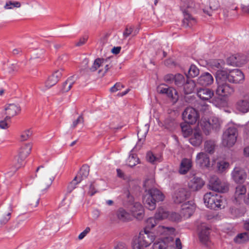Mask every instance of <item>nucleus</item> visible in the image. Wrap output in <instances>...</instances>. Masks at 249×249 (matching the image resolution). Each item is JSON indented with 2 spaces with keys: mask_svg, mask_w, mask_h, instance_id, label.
<instances>
[{
  "mask_svg": "<svg viewBox=\"0 0 249 249\" xmlns=\"http://www.w3.org/2000/svg\"><path fill=\"white\" fill-rule=\"evenodd\" d=\"M155 180L153 178L146 179L143 184L145 194L143 197L145 206L149 210H153L156 207V203L163 200L164 196L158 189L155 188Z\"/></svg>",
  "mask_w": 249,
  "mask_h": 249,
  "instance_id": "nucleus-1",
  "label": "nucleus"
},
{
  "mask_svg": "<svg viewBox=\"0 0 249 249\" xmlns=\"http://www.w3.org/2000/svg\"><path fill=\"white\" fill-rule=\"evenodd\" d=\"M56 173L53 169L45 167L43 165L39 166L36 170V177L42 178L39 188L41 191L48 189L52 185L56 176Z\"/></svg>",
  "mask_w": 249,
  "mask_h": 249,
  "instance_id": "nucleus-2",
  "label": "nucleus"
},
{
  "mask_svg": "<svg viewBox=\"0 0 249 249\" xmlns=\"http://www.w3.org/2000/svg\"><path fill=\"white\" fill-rule=\"evenodd\" d=\"M225 73L222 71H216L215 79L217 84L216 93L222 97H227L231 95L234 92V89L232 86L228 84L225 78Z\"/></svg>",
  "mask_w": 249,
  "mask_h": 249,
  "instance_id": "nucleus-3",
  "label": "nucleus"
},
{
  "mask_svg": "<svg viewBox=\"0 0 249 249\" xmlns=\"http://www.w3.org/2000/svg\"><path fill=\"white\" fill-rule=\"evenodd\" d=\"M155 236L153 233L146 229L141 231L137 239L134 242L133 249H146L154 241Z\"/></svg>",
  "mask_w": 249,
  "mask_h": 249,
  "instance_id": "nucleus-4",
  "label": "nucleus"
},
{
  "mask_svg": "<svg viewBox=\"0 0 249 249\" xmlns=\"http://www.w3.org/2000/svg\"><path fill=\"white\" fill-rule=\"evenodd\" d=\"M182 2L183 5L181 6L184 15L182 24L185 27H191L196 23L195 18L190 14V12L194 9V1L193 0H183Z\"/></svg>",
  "mask_w": 249,
  "mask_h": 249,
  "instance_id": "nucleus-5",
  "label": "nucleus"
},
{
  "mask_svg": "<svg viewBox=\"0 0 249 249\" xmlns=\"http://www.w3.org/2000/svg\"><path fill=\"white\" fill-rule=\"evenodd\" d=\"M221 122L216 117H212L208 120L201 119L198 124V126L206 135H209L212 130L218 131L220 128Z\"/></svg>",
  "mask_w": 249,
  "mask_h": 249,
  "instance_id": "nucleus-6",
  "label": "nucleus"
},
{
  "mask_svg": "<svg viewBox=\"0 0 249 249\" xmlns=\"http://www.w3.org/2000/svg\"><path fill=\"white\" fill-rule=\"evenodd\" d=\"M32 148V144L31 143H25L20 147L17 159L18 164L14 171L12 172L7 173L9 176L13 175L16 171L22 165L23 161L30 154Z\"/></svg>",
  "mask_w": 249,
  "mask_h": 249,
  "instance_id": "nucleus-7",
  "label": "nucleus"
},
{
  "mask_svg": "<svg viewBox=\"0 0 249 249\" xmlns=\"http://www.w3.org/2000/svg\"><path fill=\"white\" fill-rule=\"evenodd\" d=\"M237 129L234 126L230 127L223 133L222 144L225 146H232L236 142Z\"/></svg>",
  "mask_w": 249,
  "mask_h": 249,
  "instance_id": "nucleus-8",
  "label": "nucleus"
},
{
  "mask_svg": "<svg viewBox=\"0 0 249 249\" xmlns=\"http://www.w3.org/2000/svg\"><path fill=\"white\" fill-rule=\"evenodd\" d=\"M217 71H222L225 73L226 78L225 79L230 83H240L244 80V75L241 70L233 69L228 72L226 71L219 70Z\"/></svg>",
  "mask_w": 249,
  "mask_h": 249,
  "instance_id": "nucleus-9",
  "label": "nucleus"
},
{
  "mask_svg": "<svg viewBox=\"0 0 249 249\" xmlns=\"http://www.w3.org/2000/svg\"><path fill=\"white\" fill-rule=\"evenodd\" d=\"M208 185L209 189L220 193H225L229 189L228 184L224 182L221 181L215 176L210 178Z\"/></svg>",
  "mask_w": 249,
  "mask_h": 249,
  "instance_id": "nucleus-10",
  "label": "nucleus"
},
{
  "mask_svg": "<svg viewBox=\"0 0 249 249\" xmlns=\"http://www.w3.org/2000/svg\"><path fill=\"white\" fill-rule=\"evenodd\" d=\"M183 120L187 124H195L199 118L197 111L192 107H187L182 114Z\"/></svg>",
  "mask_w": 249,
  "mask_h": 249,
  "instance_id": "nucleus-11",
  "label": "nucleus"
},
{
  "mask_svg": "<svg viewBox=\"0 0 249 249\" xmlns=\"http://www.w3.org/2000/svg\"><path fill=\"white\" fill-rule=\"evenodd\" d=\"M247 173L242 168L236 167L231 172V178L237 183H243L247 178Z\"/></svg>",
  "mask_w": 249,
  "mask_h": 249,
  "instance_id": "nucleus-12",
  "label": "nucleus"
},
{
  "mask_svg": "<svg viewBox=\"0 0 249 249\" xmlns=\"http://www.w3.org/2000/svg\"><path fill=\"white\" fill-rule=\"evenodd\" d=\"M189 196V193L185 189L180 188L177 191L173 198L175 203L179 204L185 201Z\"/></svg>",
  "mask_w": 249,
  "mask_h": 249,
  "instance_id": "nucleus-13",
  "label": "nucleus"
},
{
  "mask_svg": "<svg viewBox=\"0 0 249 249\" xmlns=\"http://www.w3.org/2000/svg\"><path fill=\"white\" fill-rule=\"evenodd\" d=\"M63 71L62 69L58 70L50 75L45 82L46 87L50 88L55 85L61 77Z\"/></svg>",
  "mask_w": 249,
  "mask_h": 249,
  "instance_id": "nucleus-14",
  "label": "nucleus"
},
{
  "mask_svg": "<svg viewBox=\"0 0 249 249\" xmlns=\"http://www.w3.org/2000/svg\"><path fill=\"white\" fill-rule=\"evenodd\" d=\"M133 215L137 219L140 220L142 218L144 211L142 204L138 202H136L132 205L129 206Z\"/></svg>",
  "mask_w": 249,
  "mask_h": 249,
  "instance_id": "nucleus-15",
  "label": "nucleus"
},
{
  "mask_svg": "<svg viewBox=\"0 0 249 249\" xmlns=\"http://www.w3.org/2000/svg\"><path fill=\"white\" fill-rule=\"evenodd\" d=\"M205 184L202 178L194 177L188 182V187L192 191H197L201 189Z\"/></svg>",
  "mask_w": 249,
  "mask_h": 249,
  "instance_id": "nucleus-16",
  "label": "nucleus"
},
{
  "mask_svg": "<svg viewBox=\"0 0 249 249\" xmlns=\"http://www.w3.org/2000/svg\"><path fill=\"white\" fill-rule=\"evenodd\" d=\"M204 202L206 206L211 209L216 210V205L214 204V201H217L216 194L212 193L206 194L203 197Z\"/></svg>",
  "mask_w": 249,
  "mask_h": 249,
  "instance_id": "nucleus-17",
  "label": "nucleus"
},
{
  "mask_svg": "<svg viewBox=\"0 0 249 249\" xmlns=\"http://www.w3.org/2000/svg\"><path fill=\"white\" fill-rule=\"evenodd\" d=\"M196 162L201 167H209L210 165L209 157L204 152H200L197 154Z\"/></svg>",
  "mask_w": 249,
  "mask_h": 249,
  "instance_id": "nucleus-18",
  "label": "nucleus"
},
{
  "mask_svg": "<svg viewBox=\"0 0 249 249\" xmlns=\"http://www.w3.org/2000/svg\"><path fill=\"white\" fill-rule=\"evenodd\" d=\"M6 119H10L12 117L18 114L21 110L20 107L15 104H10L5 108Z\"/></svg>",
  "mask_w": 249,
  "mask_h": 249,
  "instance_id": "nucleus-19",
  "label": "nucleus"
},
{
  "mask_svg": "<svg viewBox=\"0 0 249 249\" xmlns=\"http://www.w3.org/2000/svg\"><path fill=\"white\" fill-rule=\"evenodd\" d=\"M213 82V76L208 72L202 74L197 79V84L207 86L211 85Z\"/></svg>",
  "mask_w": 249,
  "mask_h": 249,
  "instance_id": "nucleus-20",
  "label": "nucleus"
},
{
  "mask_svg": "<svg viewBox=\"0 0 249 249\" xmlns=\"http://www.w3.org/2000/svg\"><path fill=\"white\" fill-rule=\"evenodd\" d=\"M202 136L201 133L198 130H195L189 138L190 143L194 146H199L202 142Z\"/></svg>",
  "mask_w": 249,
  "mask_h": 249,
  "instance_id": "nucleus-21",
  "label": "nucleus"
},
{
  "mask_svg": "<svg viewBox=\"0 0 249 249\" xmlns=\"http://www.w3.org/2000/svg\"><path fill=\"white\" fill-rule=\"evenodd\" d=\"M12 212L13 208L11 205H9L3 209L2 216L0 218V226L4 225L8 222L11 218Z\"/></svg>",
  "mask_w": 249,
  "mask_h": 249,
  "instance_id": "nucleus-22",
  "label": "nucleus"
},
{
  "mask_svg": "<svg viewBox=\"0 0 249 249\" xmlns=\"http://www.w3.org/2000/svg\"><path fill=\"white\" fill-rule=\"evenodd\" d=\"M192 166V161L191 160L184 158L181 161L178 172L181 175H185L190 170Z\"/></svg>",
  "mask_w": 249,
  "mask_h": 249,
  "instance_id": "nucleus-23",
  "label": "nucleus"
},
{
  "mask_svg": "<svg viewBox=\"0 0 249 249\" xmlns=\"http://www.w3.org/2000/svg\"><path fill=\"white\" fill-rule=\"evenodd\" d=\"M210 229L205 225H202L199 232L200 241L204 244H206L209 240Z\"/></svg>",
  "mask_w": 249,
  "mask_h": 249,
  "instance_id": "nucleus-24",
  "label": "nucleus"
},
{
  "mask_svg": "<svg viewBox=\"0 0 249 249\" xmlns=\"http://www.w3.org/2000/svg\"><path fill=\"white\" fill-rule=\"evenodd\" d=\"M197 96L203 100H209L213 95V91L209 89H200L197 91Z\"/></svg>",
  "mask_w": 249,
  "mask_h": 249,
  "instance_id": "nucleus-25",
  "label": "nucleus"
},
{
  "mask_svg": "<svg viewBox=\"0 0 249 249\" xmlns=\"http://www.w3.org/2000/svg\"><path fill=\"white\" fill-rule=\"evenodd\" d=\"M236 108L240 111L246 113L249 111V95L247 99L240 100L236 103Z\"/></svg>",
  "mask_w": 249,
  "mask_h": 249,
  "instance_id": "nucleus-26",
  "label": "nucleus"
},
{
  "mask_svg": "<svg viewBox=\"0 0 249 249\" xmlns=\"http://www.w3.org/2000/svg\"><path fill=\"white\" fill-rule=\"evenodd\" d=\"M219 7V3L217 0H210L209 7H205L203 10L204 13L210 16L213 11L217 9Z\"/></svg>",
  "mask_w": 249,
  "mask_h": 249,
  "instance_id": "nucleus-27",
  "label": "nucleus"
},
{
  "mask_svg": "<svg viewBox=\"0 0 249 249\" xmlns=\"http://www.w3.org/2000/svg\"><path fill=\"white\" fill-rule=\"evenodd\" d=\"M247 192L246 188L243 185H239L236 187L234 194V198L236 202H239L240 199L246 194Z\"/></svg>",
  "mask_w": 249,
  "mask_h": 249,
  "instance_id": "nucleus-28",
  "label": "nucleus"
},
{
  "mask_svg": "<svg viewBox=\"0 0 249 249\" xmlns=\"http://www.w3.org/2000/svg\"><path fill=\"white\" fill-rule=\"evenodd\" d=\"M182 207L181 213L186 217H190L195 212V207L193 205L189 206L187 204H184Z\"/></svg>",
  "mask_w": 249,
  "mask_h": 249,
  "instance_id": "nucleus-29",
  "label": "nucleus"
},
{
  "mask_svg": "<svg viewBox=\"0 0 249 249\" xmlns=\"http://www.w3.org/2000/svg\"><path fill=\"white\" fill-rule=\"evenodd\" d=\"M89 167L87 165H84L82 167L79 172L75 177H78L79 182H81L82 180L87 178L89 176Z\"/></svg>",
  "mask_w": 249,
  "mask_h": 249,
  "instance_id": "nucleus-30",
  "label": "nucleus"
},
{
  "mask_svg": "<svg viewBox=\"0 0 249 249\" xmlns=\"http://www.w3.org/2000/svg\"><path fill=\"white\" fill-rule=\"evenodd\" d=\"M163 125L165 128L171 131L175 128L177 126V123L174 119L171 117H168L164 121Z\"/></svg>",
  "mask_w": 249,
  "mask_h": 249,
  "instance_id": "nucleus-31",
  "label": "nucleus"
},
{
  "mask_svg": "<svg viewBox=\"0 0 249 249\" xmlns=\"http://www.w3.org/2000/svg\"><path fill=\"white\" fill-rule=\"evenodd\" d=\"M108 59L97 58L94 60L93 65L89 68L91 71H94L100 66H103L107 62Z\"/></svg>",
  "mask_w": 249,
  "mask_h": 249,
  "instance_id": "nucleus-32",
  "label": "nucleus"
},
{
  "mask_svg": "<svg viewBox=\"0 0 249 249\" xmlns=\"http://www.w3.org/2000/svg\"><path fill=\"white\" fill-rule=\"evenodd\" d=\"M185 93L186 94H190L193 92L195 83L193 80H187L183 85Z\"/></svg>",
  "mask_w": 249,
  "mask_h": 249,
  "instance_id": "nucleus-33",
  "label": "nucleus"
},
{
  "mask_svg": "<svg viewBox=\"0 0 249 249\" xmlns=\"http://www.w3.org/2000/svg\"><path fill=\"white\" fill-rule=\"evenodd\" d=\"M166 95L171 99L172 102L174 104L176 103L178 99V95L177 90L173 88H170Z\"/></svg>",
  "mask_w": 249,
  "mask_h": 249,
  "instance_id": "nucleus-34",
  "label": "nucleus"
},
{
  "mask_svg": "<svg viewBox=\"0 0 249 249\" xmlns=\"http://www.w3.org/2000/svg\"><path fill=\"white\" fill-rule=\"evenodd\" d=\"M249 240V232H245L238 234L234 238V241L236 243H242Z\"/></svg>",
  "mask_w": 249,
  "mask_h": 249,
  "instance_id": "nucleus-35",
  "label": "nucleus"
},
{
  "mask_svg": "<svg viewBox=\"0 0 249 249\" xmlns=\"http://www.w3.org/2000/svg\"><path fill=\"white\" fill-rule=\"evenodd\" d=\"M155 215L160 221L167 218L169 216V212L163 208H159Z\"/></svg>",
  "mask_w": 249,
  "mask_h": 249,
  "instance_id": "nucleus-36",
  "label": "nucleus"
},
{
  "mask_svg": "<svg viewBox=\"0 0 249 249\" xmlns=\"http://www.w3.org/2000/svg\"><path fill=\"white\" fill-rule=\"evenodd\" d=\"M148 131V128L146 125L142 126L138 130L137 135L139 142H143L144 141Z\"/></svg>",
  "mask_w": 249,
  "mask_h": 249,
  "instance_id": "nucleus-37",
  "label": "nucleus"
},
{
  "mask_svg": "<svg viewBox=\"0 0 249 249\" xmlns=\"http://www.w3.org/2000/svg\"><path fill=\"white\" fill-rule=\"evenodd\" d=\"M159 219H157L156 216L148 218L146 221L145 228L146 231H149L153 228L159 222Z\"/></svg>",
  "mask_w": 249,
  "mask_h": 249,
  "instance_id": "nucleus-38",
  "label": "nucleus"
},
{
  "mask_svg": "<svg viewBox=\"0 0 249 249\" xmlns=\"http://www.w3.org/2000/svg\"><path fill=\"white\" fill-rule=\"evenodd\" d=\"M215 146V142L212 140L207 141L204 143V149L205 151L211 154L214 153Z\"/></svg>",
  "mask_w": 249,
  "mask_h": 249,
  "instance_id": "nucleus-39",
  "label": "nucleus"
},
{
  "mask_svg": "<svg viewBox=\"0 0 249 249\" xmlns=\"http://www.w3.org/2000/svg\"><path fill=\"white\" fill-rule=\"evenodd\" d=\"M74 83L73 77L69 78L63 84L62 91L66 92L69 91Z\"/></svg>",
  "mask_w": 249,
  "mask_h": 249,
  "instance_id": "nucleus-40",
  "label": "nucleus"
},
{
  "mask_svg": "<svg viewBox=\"0 0 249 249\" xmlns=\"http://www.w3.org/2000/svg\"><path fill=\"white\" fill-rule=\"evenodd\" d=\"M117 214L118 219L122 221H126L130 219L129 214L123 209H119Z\"/></svg>",
  "mask_w": 249,
  "mask_h": 249,
  "instance_id": "nucleus-41",
  "label": "nucleus"
},
{
  "mask_svg": "<svg viewBox=\"0 0 249 249\" xmlns=\"http://www.w3.org/2000/svg\"><path fill=\"white\" fill-rule=\"evenodd\" d=\"M140 162V160L136 154H132L130 155L127 160V165L133 167Z\"/></svg>",
  "mask_w": 249,
  "mask_h": 249,
  "instance_id": "nucleus-42",
  "label": "nucleus"
},
{
  "mask_svg": "<svg viewBox=\"0 0 249 249\" xmlns=\"http://www.w3.org/2000/svg\"><path fill=\"white\" fill-rule=\"evenodd\" d=\"M174 81L178 87H182L185 84V79L183 75L178 73L175 75Z\"/></svg>",
  "mask_w": 249,
  "mask_h": 249,
  "instance_id": "nucleus-43",
  "label": "nucleus"
},
{
  "mask_svg": "<svg viewBox=\"0 0 249 249\" xmlns=\"http://www.w3.org/2000/svg\"><path fill=\"white\" fill-rule=\"evenodd\" d=\"M33 131L30 129H26L20 133L19 141L23 142L28 140L32 136Z\"/></svg>",
  "mask_w": 249,
  "mask_h": 249,
  "instance_id": "nucleus-44",
  "label": "nucleus"
},
{
  "mask_svg": "<svg viewBox=\"0 0 249 249\" xmlns=\"http://www.w3.org/2000/svg\"><path fill=\"white\" fill-rule=\"evenodd\" d=\"M199 69L195 65H191L188 70V73L187 76L190 77H195L197 76L199 74Z\"/></svg>",
  "mask_w": 249,
  "mask_h": 249,
  "instance_id": "nucleus-45",
  "label": "nucleus"
},
{
  "mask_svg": "<svg viewBox=\"0 0 249 249\" xmlns=\"http://www.w3.org/2000/svg\"><path fill=\"white\" fill-rule=\"evenodd\" d=\"M216 195L217 200V201H214V204L216 205V210L225 208L226 203L224 198L219 195L216 194Z\"/></svg>",
  "mask_w": 249,
  "mask_h": 249,
  "instance_id": "nucleus-46",
  "label": "nucleus"
},
{
  "mask_svg": "<svg viewBox=\"0 0 249 249\" xmlns=\"http://www.w3.org/2000/svg\"><path fill=\"white\" fill-rule=\"evenodd\" d=\"M78 177H75L69 183L67 186V192L68 193H71L76 187V185L79 183L78 179Z\"/></svg>",
  "mask_w": 249,
  "mask_h": 249,
  "instance_id": "nucleus-47",
  "label": "nucleus"
},
{
  "mask_svg": "<svg viewBox=\"0 0 249 249\" xmlns=\"http://www.w3.org/2000/svg\"><path fill=\"white\" fill-rule=\"evenodd\" d=\"M21 4L18 1L9 0L6 2L4 8L5 9H11L14 7L19 8Z\"/></svg>",
  "mask_w": 249,
  "mask_h": 249,
  "instance_id": "nucleus-48",
  "label": "nucleus"
},
{
  "mask_svg": "<svg viewBox=\"0 0 249 249\" xmlns=\"http://www.w3.org/2000/svg\"><path fill=\"white\" fill-rule=\"evenodd\" d=\"M107 59H108L107 62L105 64L103 65V66H104L105 70L103 71V70H100L98 71V73L101 77H103L105 75V74L107 72V71L110 69H111L113 66V65L111 63V62L108 63L109 61V58H107Z\"/></svg>",
  "mask_w": 249,
  "mask_h": 249,
  "instance_id": "nucleus-49",
  "label": "nucleus"
},
{
  "mask_svg": "<svg viewBox=\"0 0 249 249\" xmlns=\"http://www.w3.org/2000/svg\"><path fill=\"white\" fill-rule=\"evenodd\" d=\"M227 63L231 66H241V62L237 61L235 55L231 56L228 58Z\"/></svg>",
  "mask_w": 249,
  "mask_h": 249,
  "instance_id": "nucleus-50",
  "label": "nucleus"
},
{
  "mask_svg": "<svg viewBox=\"0 0 249 249\" xmlns=\"http://www.w3.org/2000/svg\"><path fill=\"white\" fill-rule=\"evenodd\" d=\"M146 249H167V246L164 242L161 241L154 243L152 248Z\"/></svg>",
  "mask_w": 249,
  "mask_h": 249,
  "instance_id": "nucleus-51",
  "label": "nucleus"
},
{
  "mask_svg": "<svg viewBox=\"0 0 249 249\" xmlns=\"http://www.w3.org/2000/svg\"><path fill=\"white\" fill-rule=\"evenodd\" d=\"M167 218H168L169 220L173 221H178L180 220L181 217L178 213L172 212L171 213H169V216Z\"/></svg>",
  "mask_w": 249,
  "mask_h": 249,
  "instance_id": "nucleus-52",
  "label": "nucleus"
},
{
  "mask_svg": "<svg viewBox=\"0 0 249 249\" xmlns=\"http://www.w3.org/2000/svg\"><path fill=\"white\" fill-rule=\"evenodd\" d=\"M181 127L183 133V135L184 137H188L191 133H193L192 129L189 127L185 126L182 125H181Z\"/></svg>",
  "mask_w": 249,
  "mask_h": 249,
  "instance_id": "nucleus-53",
  "label": "nucleus"
},
{
  "mask_svg": "<svg viewBox=\"0 0 249 249\" xmlns=\"http://www.w3.org/2000/svg\"><path fill=\"white\" fill-rule=\"evenodd\" d=\"M133 28L130 26H126L123 32V36L124 38H127L129 35L133 33Z\"/></svg>",
  "mask_w": 249,
  "mask_h": 249,
  "instance_id": "nucleus-54",
  "label": "nucleus"
},
{
  "mask_svg": "<svg viewBox=\"0 0 249 249\" xmlns=\"http://www.w3.org/2000/svg\"><path fill=\"white\" fill-rule=\"evenodd\" d=\"M127 201L129 203V206L132 205L136 202L134 201V197L131 195L130 192L128 191L125 193Z\"/></svg>",
  "mask_w": 249,
  "mask_h": 249,
  "instance_id": "nucleus-55",
  "label": "nucleus"
},
{
  "mask_svg": "<svg viewBox=\"0 0 249 249\" xmlns=\"http://www.w3.org/2000/svg\"><path fill=\"white\" fill-rule=\"evenodd\" d=\"M124 88V86L120 83H117L110 89L111 92H115L118 90H121Z\"/></svg>",
  "mask_w": 249,
  "mask_h": 249,
  "instance_id": "nucleus-56",
  "label": "nucleus"
},
{
  "mask_svg": "<svg viewBox=\"0 0 249 249\" xmlns=\"http://www.w3.org/2000/svg\"><path fill=\"white\" fill-rule=\"evenodd\" d=\"M146 158L148 161L153 163L155 161L158 160L152 153L148 152L146 155Z\"/></svg>",
  "mask_w": 249,
  "mask_h": 249,
  "instance_id": "nucleus-57",
  "label": "nucleus"
},
{
  "mask_svg": "<svg viewBox=\"0 0 249 249\" xmlns=\"http://www.w3.org/2000/svg\"><path fill=\"white\" fill-rule=\"evenodd\" d=\"M84 123V118L82 117V115L79 116L78 118L73 122L72 124V127L75 128L76 125L79 124V123Z\"/></svg>",
  "mask_w": 249,
  "mask_h": 249,
  "instance_id": "nucleus-58",
  "label": "nucleus"
},
{
  "mask_svg": "<svg viewBox=\"0 0 249 249\" xmlns=\"http://www.w3.org/2000/svg\"><path fill=\"white\" fill-rule=\"evenodd\" d=\"M170 88L171 87H164L160 85L158 87V91L160 93L166 94Z\"/></svg>",
  "mask_w": 249,
  "mask_h": 249,
  "instance_id": "nucleus-59",
  "label": "nucleus"
},
{
  "mask_svg": "<svg viewBox=\"0 0 249 249\" xmlns=\"http://www.w3.org/2000/svg\"><path fill=\"white\" fill-rule=\"evenodd\" d=\"M175 75L172 74H168L165 76L164 80L166 82L171 83L174 81Z\"/></svg>",
  "mask_w": 249,
  "mask_h": 249,
  "instance_id": "nucleus-60",
  "label": "nucleus"
},
{
  "mask_svg": "<svg viewBox=\"0 0 249 249\" xmlns=\"http://www.w3.org/2000/svg\"><path fill=\"white\" fill-rule=\"evenodd\" d=\"M10 119H6V117L3 120L0 121V127L2 129H6L8 127L7 122Z\"/></svg>",
  "mask_w": 249,
  "mask_h": 249,
  "instance_id": "nucleus-61",
  "label": "nucleus"
},
{
  "mask_svg": "<svg viewBox=\"0 0 249 249\" xmlns=\"http://www.w3.org/2000/svg\"><path fill=\"white\" fill-rule=\"evenodd\" d=\"M223 64V60H219L213 62L212 65L213 67H215V68H216L217 69H220L222 68V66Z\"/></svg>",
  "mask_w": 249,
  "mask_h": 249,
  "instance_id": "nucleus-62",
  "label": "nucleus"
},
{
  "mask_svg": "<svg viewBox=\"0 0 249 249\" xmlns=\"http://www.w3.org/2000/svg\"><path fill=\"white\" fill-rule=\"evenodd\" d=\"M229 166V163L226 162H222L218 163V168L219 170L223 171L225 168Z\"/></svg>",
  "mask_w": 249,
  "mask_h": 249,
  "instance_id": "nucleus-63",
  "label": "nucleus"
},
{
  "mask_svg": "<svg viewBox=\"0 0 249 249\" xmlns=\"http://www.w3.org/2000/svg\"><path fill=\"white\" fill-rule=\"evenodd\" d=\"M115 249H127V248L124 243H119L115 246Z\"/></svg>",
  "mask_w": 249,
  "mask_h": 249,
  "instance_id": "nucleus-64",
  "label": "nucleus"
}]
</instances>
